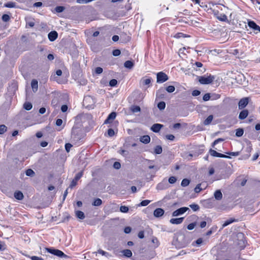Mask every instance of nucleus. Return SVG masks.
Here are the masks:
<instances>
[{
    "label": "nucleus",
    "mask_w": 260,
    "mask_h": 260,
    "mask_svg": "<svg viewBox=\"0 0 260 260\" xmlns=\"http://www.w3.org/2000/svg\"><path fill=\"white\" fill-rule=\"evenodd\" d=\"M214 197L216 200H221L222 199V194L220 190H216L214 193Z\"/></svg>",
    "instance_id": "obj_21"
},
{
    "label": "nucleus",
    "mask_w": 260,
    "mask_h": 260,
    "mask_svg": "<svg viewBox=\"0 0 260 260\" xmlns=\"http://www.w3.org/2000/svg\"><path fill=\"white\" fill-rule=\"evenodd\" d=\"M88 116L86 114H80L78 115L76 117V121L80 120L81 122H83L85 121V120L88 118Z\"/></svg>",
    "instance_id": "obj_22"
},
{
    "label": "nucleus",
    "mask_w": 260,
    "mask_h": 260,
    "mask_svg": "<svg viewBox=\"0 0 260 260\" xmlns=\"http://www.w3.org/2000/svg\"><path fill=\"white\" fill-rule=\"evenodd\" d=\"M223 141V139L221 138H218L216 140H215L214 142L212 143V147H214L215 145L218 144V143L222 142Z\"/></svg>",
    "instance_id": "obj_56"
},
{
    "label": "nucleus",
    "mask_w": 260,
    "mask_h": 260,
    "mask_svg": "<svg viewBox=\"0 0 260 260\" xmlns=\"http://www.w3.org/2000/svg\"><path fill=\"white\" fill-rule=\"evenodd\" d=\"M121 167V164L118 161H116L113 164V168L115 169H119Z\"/></svg>",
    "instance_id": "obj_54"
},
{
    "label": "nucleus",
    "mask_w": 260,
    "mask_h": 260,
    "mask_svg": "<svg viewBox=\"0 0 260 260\" xmlns=\"http://www.w3.org/2000/svg\"><path fill=\"white\" fill-rule=\"evenodd\" d=\"M189 207L194 211L198 210L200 208L199 206L195 204L190 205Z\"/></svg>",
    "instance_id": "obj_38"
},
{
    "label": "nucleus",
    "mask_w": 260,
    "mask_h": 260,
    "mask_svg": "<svg viewBox=\"0 0 260 260\" xmlns=\"http://www.w3.org/2000/svg\"><path fill=\"white\" fill-rule=\"evenodd\" d=\"M120 211L123 213H127L128 211V208L127 206H121L120 208Z\"/></svg>",
    "instance_id": "obj_42"
},
{
    "label": "nucleus",
    "mask_w": 260,
    "mask_h": 260,
    "mask_svg": "<svg viewBox=\"0 0 260 260\" xmlns=\"http://www.w3.org/2000/svg\"><path fill=\"white\" fill-rule=\"evenodd\" d=\"M77 181L74 178V179L72 180V181L71 183L70 187L72 188L74 186H76L77 184Z\"/></svg>",
    "instance_id": "obj_63"
},
{
    "label": "nucleus",
    "mask_w": 260,
    "mask_h": 260,
    "mask_svg": "<svg viewBox=\"0 0 260 260\" xmlns=\"http://www.w3.org/2000/svg\"><path fill=\"white\" fill-rule=\"evenodd\" d=\"M184 219V217H180L177 218H172L170 219V222L173 224H179L181 223Z\"/></svg>",
    "instance_id": "obj_15"
},
{
    "label": "nucleus",
    "mask_w": 260,
    "mask_h": 260,
    "mask_svg": "<svg viewBox=\"0 0 260 260\" xmlns=\"http://www.w3.org/2000/svg\"><path fill=\"white\" fill-rule=\"evenodd\" d=\"M251 150H252V147L250 146H249L245 148V151H246V154H245L242 156L243 159H247L248 158H249V157L250 155V152L251 151Z\"/></svg>",
    "instance_id": "obj_18"
},
{
    "label": "nucleus",
    "mask_w": 260,
    "mask_h": 260,
    "mask_svg": "<svg viewBox=\"0 0 260 260\" xmlns=\"http://www.w3.org/2000/svg\"><path fill=\"white\" fill-rule=\"evenodd\" d=\"M102 204V201L99 199L97 198L95 199L93 202L92 203V205L94 206H99Z\"/></svg>",
    "instance_id": "obj_29"
},
{
    "label": "nucleus",
    "mask_w": 260,
    "mask_h": 260,
    "mask_svg": "<svg viewBox=\"0 0 260 260\" xmlns=\"http://www.w3.org/2000/svg\"><path fill=\"white\" fill-rule=\"evenodd\" d=\"M10 19V16L7 14H4L2 16V20L4 22H7Z\"/></svg>",
    "instance_id": "obj_49"
},
{
    "label": "nucleus",
    "mask_w": 260,
    "mask_h": 260,
    "mask_svg": "<svg viewBox=\"0 0 260 260\" xmlns=\"http://www.w3.org/2000/svg\"><path fill=\"white\" fill-rule=\"evenodd\" d=\"M76 217L80 219H83L85 218L84 213L81 211H76L75 212Z\"/></svg>",
    "instance_id": "obj_27"
},
{
    "label": "nucleus",
    "mask_w": 260,
    "mask_h": 260,
    "mask_svg": "<svg viewBox=\"0 0 260 260\" xmlns=\"http://www.w3.org/2000/svg\"><path fill=\"white\" fill-rule=\"evenodd\" d=\"M121 53V51L119 49H115L113 51L112 54L115 56H119Z\"/></svg>",
    "instance_id": "obj_50"
},
{
    "label": "nucleus",
    "mask_w": 260,
    "mask_h": 260,
    "mask_svg": "<svg viewBox=\"0 0 260 260\" xmlns=\"http://www.w3.org/2000/svg\"><path fill=\"white\" fill-rule=\"evenodd\" d=\"M7 127L5 125H0V134H4L5 132H6Z\"/></svg>",
    "instance_id": "obj_39"
},
{
    "label": "nucleus",
    "mask_w": 260,
    "mask_h": 260,
    "mask_svg": "<svg viewBox=\"0 0 260 260\" xmlns=\"http://www.w3.org/2000/svg\"><path fill=\"white\" fill-rule=\"evenodd\" d=\"M176 239L173 241V244L178 248H181L186 246L187 243L185 240V236L178 234L176 236Z\"/></svg>",
    "instance_id": "obj_1"
},
{
    "label": "nucleus",
    "mask_w": 260,
    "mask_h": 260,
    "mask_svg": "<svg viewBox=\"0 0 260 260\" xmlns=\"http://www.w3.org/2000/svg\"><path fill=\"white\" fill-rule=\"evenodd\" d=\"M46 249L48 252L58 257L61 258H66L68 257L66 254H65L62 251H61L60 250L49 248H46Z\"/></svg>",
    "instance_id": "obj_4"
},
{
    "label": "nucleus",
    "mask_w": 260,
    "mask_h": 260,
    "mask_svg": "<svg viewBox=\"0 0 260 260\" xmlns=\"http://www.w3.org/2000/svg\"><path fill=\"white\" fill-rule=\"evenodd\" d=\"M168 188V184L166 181H163L157 184L156 188L159 190H163Z\"/></svg>",
    "instance_id": "obj_19"
},
{
    "label": "nucleus",
    "mask_w": 260,
    "mask_h": 260,
    "mask_svg": "<svg viewBox=\"0 0 260 260\" xmlns=\"http://www.w3.org/2000/svg\"><path fill=\"white\" fill-rule=\"evenodd\" d=\"M58 37V34L56 31H52L48 34V37L49 40L53 42L55 41Z\"/></svg>",
    "instance_id": "obj_12"
},
{
    "label": "nucleus",
    "mask_w": 260,
    "mask_h": 260,
    "mask_svg": "<svg viewBox=\"0 0 260 260\" xmlns=\"http://www.w3.org/2000/svg\"><path fill=\"white\" fill-rule=\"evenodd\" d=\"M213 118L212 115H209L204 121V124L208 125L211 123Z\"/></svg>",
    "instance_id": "obj_28"
},
{
    "label": "nucleus",
    "mask_w": 260,
    "mask_h": 260,
    "mask_svg": "<svg viewBox=\"0 0 260 260\" xmlns=\"http://www.w3.org/2000/svg\"><path fill=\"white\" fill-rule=\"evenodd\" d=\"M131 110L133 113H137L141 111V108L138 106H134L132 107Z\"/></svg>",
    "instance_id": "obj_34"
},
{
    "label": "nucleus",
    "mask_w": 260,
    "mask_h": 260,
    "mask_svg": "<svg viewBox=\"0 0 260 260\" xmlns=\"http://www.w3.org/2000/svg\"><path fill=\"white\" fill-rule=\"evenodd\" d=\"M150 202V201L149 200H143L142 201L141 203H140V205L142 206H147V205H148Z\"/></svg>",
    "instance_id": "obj_52"
},
{
    "label": "nucleus",
    "mask_w": 260,
    "mask_h": 260,
    "mask_svg": "<svg viewBox=\"0 0 260 260\" xmlns=\"http://www.w3.org/2000/svg\"><path fill=\"white\" fill-rule=\"evenodd\" d=\"M6 249L5 243L0 241V250H4Z\"/></svg>",
    "instance_id": "obj_61"
},
{
    "label": "nucleus",
    "mask_w": 260,
    "mask_h": 260,
    "mask_svg": "<svg viewBox=\"0 0 260 260\" xmlns=\"http://www.w3.org/2000/svg\"><path fill=\"white\" fill-rule=\"evenodd\" d=\"M201 93V92L198 90H194L192 92V95L193 96H198L200 95Z\"/></svg>",
    "instance_id": "obj_62"
},
{
    "label": "nucleus",
    "mask_w": 260,
    "mask_h": 260,
    "mask_svg": "<svg viewBox=\"0 0 260 260\" xmlns=\"http://www.w3.org/2000/svg\"><path fill=\"white\" fill-rule=\"evenodd\" d=\"M196 225V223L195 222L191 223L187 225V229L188 230H192L194 228Z\"/></svg>",
    "instance_id": "obj_51"
},
{
    "label": "nucleus",
    "mask_w": 260,
    "mask_h": 260,
    "mask_svg": "<svg viewBox=\"0 0 260 260\" xmlns=\"http://www.w3.org/2000/svg\"><path fill=\"white\" fill-rule=\"evenodd\" d=\"M248 98H243L241 100H240V101H239V108L240 109H242L244 108H245L248 104Z\"/></svg>",
    "instance_id": "obj_11"
},
{
    "label": "nucleus",
    "mask_w": 260,
    "mask_h": 260,
    "mask_svg": "<svg viewBox=\"0 0 260 260\" xmlns=\"http://www.w3.org/2000/svg\"><path fill=\"white\" fill-rule=\"evenodd\" d=\"M189 210L188 207H181L175 211H174L172 213L173 216H178L180 215L184 214L185 212Z\"/></svg>",
    "instance_id": "obj_6"
},
{
    "label": "nucleus",
    "mask_w": 260,
    "mask_h": 260,
    "mask_svg": "<svg viewBox=\"0 0 260 260\" xmlns=\"http://www.w3.org/2000/svg\"><path fill=\"white\" fill-rule=\"evenodd\" d=\"M14 197L17 200H21L23 198V194L20 191H16L14 193Z\"/></svg>",
    "instance_id": "obj_26"
},
{
    "label": "nucleus",
    "mask_w": 260,
    "mask_h": 260,
    "mask_svg": "<svg viewBox=\"0 0 260 260\" xmlns=\"http://www.w3.org/2000/svg\"><path fill=\"white\" fill-rule=\"evenodd\" d=\"M199 82L202 84H209L215 79V76L209 74L208 76H198Z\"/></svg>",
    "instance_id": "obj_3"
},
{
    "label": "nucleus",
    "mask_w": 260,
    "mask_h": 260,
    "mask_svg": "<svg viewBox=\"0 0 260 260\" xmlns=\"http://www.w3.org/2000/svg\"><path fill=\"white\" fill-rule=\"evenodd\" d=\"M175 88L174 86L170 85L166 88V90L169 92L172 93L174 91Z\"/></svg>",
    "instance_id": "obj_41"
},
{
    "label": "nucleus",
    "mask_w": 260,
    "mask_h": 260,
    "mask_svg": "<svg viewBox=\"0 0 260 260\" xmlns=\"http://www.w3.org/2000/svg\"><path fill=\"white\" fill-rule=\"evenodd\" d=\"M248 115V111L247 110H242L239 114V118L243 120L245 119Z\"/></svg>",
    "instance_id": "obj_20"
},
{
    "label": "nucleus",
    "mask_w": 260,
    "mask_h": 260,
    "mask_svg": "<svg viewBox=\"0 0 260 260\" xmlns=\"http://www.w3.org/2000/svg\"><path fill=\"white\" fill-rule=\"evenodd\" d=\"M82 176H83V172L81 171L80 172H79L78 173H77L74 179L75 180H76L77 181H78V180H79L82 177Z\"/></svg>",
    "instance_id": "obj_46"
},
{
    "label": "nucleus",
    "mask_w": 260,
    "mask_h": 260,
    "mask_svg": "<svg viewBox=\"0 0 260 260\" xmlns=\"http://www.w3.org/2000/svg\"><path fill=\"white\" fill-rule=\"evenodd\" d=\"M210 95L209 93H206L203 98V99L204 101H207L210 100Z\"/></svg>",
    "instance_id": "obj_58"
},
{
    "label": "nucleus",
    "mask_w": 260,
    "mask_h": 260,
    "mask_svg": "<svg viewBox=\"0 0 260 260\" xmlns=\"http://www.w3.org/2000/svg\"><path fill=\"white\" fill-rule=\"evenodd\" d=\"M72 147V145L70 143H67L65 145V149L67 152H69L70 151L71 148Z\"/></svg>",
    "instance_id": "obj_57"
},
{
    "label": "nucleus",
    "mask_w": 260,
    "mask_h": 260,
    "mask_svg": "<svg viewBox=\"0 0 260 260\" xmlns=\"http://www.w3.org/2000/svg\"><path fill=\"white\" fill-rule=\"evenodd\" d=\"M169 182L171 184H173L174 183H175L177 181V179L174 176H172V177H170L169 179Z\"/></svg>",
    "instance_id": "obj_48"
},
{
    "label": "nucleus",
    "mask_w": 260,
    "mask_h": 260,
    "mask_svg": "<svg viewBox=\"0 0 260 260\" xmlns=\"http://www.w3.org/2000/svg\"><path fill=\"white\" fill-rule=\"evenodd\" d=\"M244 133V131L242 128H238L236 130V136L237 137H241Z\"/></svg>",
    "instance_id": "obj_35"
},
{
    "label": "nucleus",
    "mask_w": 260,
    "mask_h": 260,
    "mask_svg": "<svg viewBox=\"0 0 260 260\" xmlns=\"http://www.w3.org/2000/svg\"><path fill=\"white\" fill-rule=\"evenodd\" d=\"M151 78H147V79H142L141 82H142L143 85H148L151 83Z\"/></svg>",
    "instance_id": "obj_37"
},
{
    "label": "nucleus",
    "mask_w": 260,
    "mask_h": 260,
    "mask_svg": "<svg viewBox=\"0 0 260 260\" xmlns=\"http://www.w3.org/2000/svg\"><path fill=\"white\" fill-rule=\"evenodd\" d=\"M140 141L144 144H148L150 141V137L148 135H144L140 137Z\"/></svg>",
    "instance_id": "obj_16"
},
{
    "label": "nucleus",
    "mask_w": 260,
    "mask_h": 260,
    "mask_svg": "<svg viewBox=\"0 0 260 260\" xmlns=\"http://www.w3.org/2000/svg\"><path fill=\"white\" fill-rule=\"evenodd\" d=\"M158 108L160 110H164L166 107V104L164 102H160L157 105Z\"/></svg>",
    "instance_id": "obj_36"
},
{
    "label": "nucleus",
    "mask_w": 260,
    "mask_h": 260,
    "mask_svg": "<svg viewBox=\"0 0 260 260\" xmlns=\"http://www.w3.org/2000/svg\"><path fill=\"white\" fill-rule=\"evenodd\" d=\"M168 80V77L166 74L160 72L157 74V82L164 83Z\"/></svg>",
    "instance_id": "obj_5"
},
{
    "label": "nucleus",
    "mask_w": 260,
    "mask_h": 260,
    "mask_svg": "<svg viewBox=\"0 0 260 260\" xmlns=\"http://www.w3.org/2000/svg\"><path fill=\"white\" fill-rule=\"evenodd\" d=\"M26 175L27 176L32 177L35 175V172L30 169H28L26 171Z\"/></svg>",
    "instance_id": "obj_32"
},
{
    "label": "nucleus",
    "mask_w": 260,
    "mask_h": 260,
    "mask_svg": "<svg viewBox=\"0 0 260 260\" xmlns=\"http://www.w3.org/2000/svg\"><path fill=\"white\" fill-rule=\"evenodd\" d=\"M237 220L235 219V218H231L229 219H228L226 221H225L222 225V229L225 228V226H228L231 223H232L233 222L235 221H237Z\"/></svg>",
    "instance_id": "obj_23"
},
{
    "label": "nucleus",
    "mask_w": 260,
    "mask_h": 260,
    "mask_svg": "<svg viewBox=\"0 0 260 260\" xmlns=\"http://www.w3.org/2000/svg\"><path fill=\"white\" fill-rule=\"evenodd\" d=\"M71 137L73 141L75 143H78L79 142V141L81 140L83 138V135L81 129L75 126H74L72 128Z\"/></svg>",
    "instance_id": "obj_2"
},
{
    "label": "nucleus",
    "mask_w": 260,
    "mask_h": 260,
    "mask_svg": "<svg viewBox=\"0 0 260 260\" xmlns=\"http://www.w3.org/2000/svg\"><path fill=\"white\" fill-rule=\"evenodd\" d=\"M190 181L187 179H183L181 182V185L182 186L186 187L189 185Z\"/></svg>",
    "instance_id": "obj_33"
},
{
    "label": "nucleus",
    "mask_w": 260,
    "mask_h": 260,
    "mask_svg": "<svg viewBox=\"0 0 260 260\" xmlns=\"http://www.w3.org/2000/svg\"><path fill=\"white\" fill-rule=\"evenodd\" d=\"M5 6L7 8H14L16 6V3L14 2H9L5 4Z\"/></svg>",
    "instance_id": "obj_40"
},
{
    "label": "nucleus",
    "mask_w": 260,
    "mask_h": 260,
    "mask_svg": "<svg viewBox=\"0 0 260 260\" xmlns=\"http://www.w3.org/2000/svg\"><path fill=\"white\" fill-rule=\"evenodd\" d=\"M214 15L216 18L220 21L224 22L228 21L227 16L224 14L219 13L218 11H214Z\"/></svg>",
    "instance_id": "obj_8"
},
{
    "label": "nucleus",
    "mask_w": 260,
    "mask_h": 260,
    "mask_svg": "<svg viewBox=\"0 0 260 260\" xmlns=\"http://www.w3.org/2000/svg\"><path fill=\"white\" fill-rule=\"evenodd\" d=\"M162 151V147L160 145H157L154 148V153L157 154L161 153Z\"/></svg>",
    "instance_id": "obj_30"
},
{
    "label": "nucleus",
    "mask_w": 260,
    "mask_h": 260,
    "mask_svg": "<svg viewBox=\"0 0 260 260\" xmlns=\"http://www.w3.org/2000/svg\"><path fill=\"white\" fill-rule=\"evenodd\" d=\"M132 231V228L130 226H126L124 229V232L125 234H129Z\"/></svg>",
    "instance_id": "obj_59"
},
{
    "label": "nucleus",
    "mask_w": 260,
    "mask_h": 260,
    "mask_svg": "<svg viewBox=\"0 0 260 260\" xmlns=\"http://www.w3.org/2000/svg\"><path fill=\"white\" fill-rule=\"evenodd\" d=\"M201 184H198L196 187L194 188V191L196 193H199L202 190V188H201Z\"/></svg>",
    "instance_id": "obj_55"
},
{
    "label": "nucleus",
    "mask_w": 260,
    "mask_h": 260,
    "mask_svg": "<svg viewBox=\"0 0 260 260\" xmlns=\"http://www.w3.org/2000/svg\"><path fill=\"white\" fill-rule=\"evenodd\" d=\"M116 113L114 112L111 113L108 116L107 118L105 120L104 123H110L116 118Z\"/></svg>",
    "instance_id": "obj_10"
},
{
    "label": "nucleus",
    "mask_w": 260,
    "mask_h": 260,
    "mask_svg": "<svg viewBox=\"0 0 260 260\" xmlns=\"http://www.w3.org/2000/svg\"><path fill=\"white\" fill-rule=\"evenodd\" d=\"M117 84V81L116 79H112L109 82V85L111 87L116 86Z\"/></svg>",
    "instance_id": "obj_43"
},
{
    "label": "nucleus",
    "mask_w": 260,
    "mask_h": 260,
    "mask_svg": "<svg viewBox=\"0 0 260 260\" xmlns=\"http://www.w3.org/2000/svg\"><path fill=\"white\" fill-rule=\"evenodd\" d=\"M248 26L256 31V33L260 32V27L253 21L248 22Z\"/></svg>",
    "instance_id": "obj_7"
},
{
    "label": "nucleus",
    "mask_w": 260,
    "mask_h": 260,
    "mask_svg": "<svg viewBox=\"0 0 260 260\" xmlns=\"http://www.w3.org/2000/svg\"><path fill=\"white\" fill-rule=\"evenodd\" d=\"M164 210L161 208H157L154 211L153 215L156 217H159L164 214Z\"/></svg>",
    "instance_id": "obj_14"
},
{
    "label": "nucleus",
    "mask_w": 260,
    "mask_h": 260,
    "mask_svg": "<svg viewBox=\"0 0 260 260\" xmlns=\"http://www.w3.org/2000/svg\"><path fill=\"white\" fill-rule=\"evenodd\" d=\"M103 70L101 67H96L95 69L94 72L96 74L99 75L102 73Z\"/></svg>",
    "instance_id": "obj_44"
},
{
    "label": "nucleus",
    "mask_w": 260,
    "mask_h": 260,
    "mask_svg": "<svg viewBox=\"0 0 260 260\" xmlns=\"http://www.w3.org/2000/svg\"><path fill=\"white\" fill-rule=\"evenodd\" d=\"M64 10V7L62 6H57L55 8V11L57 13H61Z\"/></svg>",
    "instance_id": "obj_45"
},
{
    "label": "nucleus",
    "mask_w": 260,
    "mask_h": 260,
    "mask_svg": "<svg viewBox=\"0 0 260 260\" xmlns=\"http://www.w3.org/2000/svg\"><path fill=\"white\" fill-rule=\"evenodd\" d=\"M121 252L124 256L126 257H130L132 256V252L129 249L123 250L121 251Z\"/></svg>",
    "instance_id": "obj_24"
},
{
    "label": "nucleus",
    "mask_w": 260,
    "mask_h": 260,
    "mask_svg": "<svg viewBox=\"0 0 260 260\" xmlns=\"http://www.w3.org/2000/svg\"><path fill=\"white\" fill-rule=\"evenodd\" d=\"M24 108L26 110H30L32 107V104L29 102H26L23 105Z\"/></svg>",
    "instance_id": "obj_31"
},
{
    "label": "nucleus",
    "mask_w": 260,
    "mask_h": 260,
    "mask_svg": "<svg viewBox=\"0 0 260 260\" xmlns=\"http://www.w3.org/2000/svg\"><path fill=\"white\" fill-rule=\"evenodd\" d=\"M209 152H210V155L213 156L221 157V158H230V157L228 155L218 153V152H216L215 150L211 149L210 150Z\"/></svg>",
    "instance_id": "obj_9"
},
{
    "label": "nucleus",
    "mask_w": 260,
    "mask_h": 260,
    "mask_svg": "<svg viewBox=\"0 0 260 260\" xmlns=\"http://www.w3.org/2000/svg\"><path fill=\"white\" fill-rule=\"evenodd\" d=\"M31 86L34 92H36L38 88V82L36 79H33L31 82Z\"/></svg>",
    "instance_id": "obj_17"
},
{
    "label": "nucleus",
    "mask_w": 260,
    "mask_h": 260,
    "mask_svg": "<svg viewBox=\"0 0 260 260\" xmlns=\"http://www.w3.org/2000/svg\"><path fill=\"white\" fill-rule=\"evenodd\" d=\"M163 127V125L159 123H155L152 125L151 127V130L153 132L158 133L159 132L160 129Z\"/></svg>",
    "instance_id": "obj_13"
},
{
    "label": "nucleus",
    "mask_w": 260,
    "mask_h": 260,
    "mask_svg": "<svg viewBox=\"0 0 260 260\" xmlns=\"http://www.w3.org/2000/svg\"><path fill=\"white\" fill-rule=\"evenodd\" d=\"M98 253L102 255H104L106 257H107L108 255H109V254L108 252H107L103 250H101V249L99 250L98 251Z\"/></svg>",
    "instance_id": "obj_47"
},
{
    "label": "nucleus",
    "mask_w": 260,
    "mask_h": 260,
    "mask_svg": "<svg viewBox=\"0 0 260 260\" xmlns=\"http://www.w3.org/2000/svg\"><path fill=\"white\" fill-rule=\"evenodd\" d=\"M226 154L232 155V156H238L240 154V152L239 151L237 152H226Z\"/></svg>",
    "instance_id": "obj_60"
},
{
    "label": "nucleus",
    "mask_w": 260,
    "mask_h": 260,
    "mask_svg": "<svg viewBox=\"0 0 260 260\" xmlns=\"http://www.w3.org/2000/svg\"><path fill=\"white\" fill-rule=\"evenodd\" d=\"M108 135L109 137H113L115 135L114 131L112 128H109L108 130Z\"/></svg>",
    "instance_id": "obj_53"
},
{
    "label": "nucleus",
    "mask_w": 260,
    "mask_h": 260,
    "mask_svg": "<svg viewBox=\"0 0 260 260\" xmlns=\"http://www.w3.org/2000/svg\"><path fill=\"white\" fill-rule=\"evenodd\" d=\"M134 65V63L131 60H127L124 63V67L129 69H132Z\"/></svg>",
    "instance_id": "obj_25"
},
{
    "label": "nucleus",
    "mask_w": 260,
    "mask_h": 260,
    "mask_svg": "<svg viewBox=\"0 0 260 260\" xmlns=\"http://www.w3.org/2000/svg\"><path fill=\"white\" fill-rule=\"evenodd\" d=\"M31 260H44L42 257L36 256H32L30 257Z\"/></svg>",
    "instance_id": "obj_64"
}]
</instances>
